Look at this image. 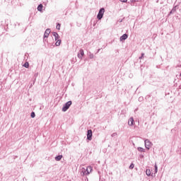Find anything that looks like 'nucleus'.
Listing matches in <instances>:
<instances>
[{
  "instance_id": "9",
  "label": "nucleus",
  "mask_w": 181,
  "mask_h": 181,
  "mask_svg": "<svg viewBox=\"0 0 181 181\" xmlns=\"http://www.w3.org/2000/svg\"><path fill=\"white\" fill-rule=\"evenodd\" d=\"M127 39H128V35L127 34H123L120 37V42H122L123 40H127Z\"/></svg>"
},
{
  "instance_id": "20",
  "label": "nucleus",
  "mask_w": 181,
  "mask_h": 181,
  "mask_svg": "<svg viewBox=\"0 0 181 181\" xmlns=\"http://www.w3.org/2000/svg\"><path fill=\"white\" fill-rule=\"evenodd\" d=\"M134 168H135V165L133 163H132V164L129 167V169H134Z\"/></svg>"
},
{
  "instance_id": "25",
  "label": "nucleus",
  "mask_w": 181,
  "mask_h": 181,
  "mask_svg": "<svg viewBox=\"0 0 181 181\" xmlns=\"http://www.w3.org/2000/svg\"><path fill=\"white\" fill-rule=\"evenodd\" d=\"M144 56H145V54H144V53H141V56L139 57V59L141 60V59H142V58H143Z\"/></svg>"
},
{
  "instance_id": "29",
  "label": "nucleus",
  "mask_w": 181,
  "mask_h": 181,
  "mask_svg": "<svg viewBox=\"0 0 181 181\" xmlns=\"http://www.w3.org/2000/svg\"><path fill=\"white\" fill-rule=\"evenodd\" d=\"M100 50H101V49H98V51L96 52L95 54H97V53H99Z\"/></svg>"
},
{
  "instance_id": "13",
  "label": "nucleus",
  "mask_w": 181,
  "mask_h": 181,
  "mask_svg": "<svg viewBox=\"0 0 181 181\" xmlns=\"http://www.w3.org/2000/svg\"><path fill=\"white\" fill-rule=\"evenodd\" d=\"M174 5L175 6H173V10L174 11V12H176V9H179V6L176 4V3H175Z\"/></svg>"
},
{
  "instance_id": "22",
  "label": "nucleus",
  "mask_w": 181,
  "mask_h": 181,
  "mask_svg": "<svg viewBox=\"0 0 181 181\" xmlns=\"http://www.w3.org/2000/svg\"><path fill=\"white\" fill-rule=\"evenodd\" d=\"M175 10H173V8H172V10L168 13V16H170V15H172V13H175Z\"/></svg>"
},
{
  "instance_id": "11",
  "label": "nucleus",
  "mask_w": 181,
  "mask_h": 181,
  "mask_svg": "<svg viewBox=\"0 0 181 181\" xmlns=\"http://www.w3.org/2000/svg\"><path fill=\"white\" fill-rule=\"evenodd\" d=\"M37 9L39 12H42L43 11V4H39Z\"/></svg>"
},
{
  "instance_id": "31",
  "label": "nucleus",
  "mask_w": 181,
  "mask_h": 181,
  "mask_svg": "<svg viewBox=\"0 0 181 181\" xmlns=\"http://www.w3.org/2000/svg\"><path fill=\"white\" fill-rule=\"evenodd\" d=\"M122 2H124V3H127V1H122Z\"/></svg>"
},
{
  "instance_id": "7",
  "label": "nucleus",
  "mask_w": 181,
  "mask_h": 181,
  "mask_svg": "<svg viewBox=\"0 0 181 181\" xmlns=\"http://www.w3.org/2000/svg\"><path fill=\"white\" fill-rule=\"evenodd\" d=\"M49 35H50V28H47L45 30L43 37H49Z\"/></svg>"
},
{
  "instance_id": "15",
  "label": "nucleus",
  "mask_w": 181,
  "mask_h": 181,
  "mask_svg": "<svg viewBox=\"0 0 181 181\" xmlns=\"http://www.w3.org/2000/svg\"><path fill=\"white\" fill-rule=\"evenodd\" d=\"M88 56L89 57L90 59H94V54L90 52L88 53Z\"/></svg>"
},
{
  "instance_id": "26",
  "label": "nucleus",
  "mask_w": 181,
  "mask_h": 181,
  "mask_svg": "<svg viewBox=\"0 0 181 181\" xmlns=\"http://www.w3.org/2000/svg\"><path fill=\"white\" fill-rule=\"evenodd\" d=\"M139 101H144V98L143 97H139Z\"/></svg>"
},
{
  "instance_id": "6",
  "label": "nucleus",
  "mask_w": 181,
  "mask_h": 181,
  "mask_svg": "<svg viewBox=\"0 0 181 181\" xmlns=\"http://www.w3.org/2000/svg\"><path fill=\"white\" fill-rule=\"evenodd\" d=\"M83 56H84V49H80L79 52L78 53V57L82 60Z\"/></svg>"
},
{
  "instance_id": "24",
  "label": "nucleus",
  "mask_w": 181,
  "mask_h": 181,
  "mask_svg": "<svg viewBox=\"0 0 181 181\" xmlns=\"http://www.w3.org/2000/svg\"><path fill=\"white\" fill-rule=\"evenodd\" d=\"M135 1H129L128 4H130L131 5H135Z\"/></svg>"
},
{
  "instance_id": "14",
  "label": "nucleus",
  "mask_w": 181,
  "mask_h": 181,
  "mask_svg": "<svg viewBox=\"0 0 181 181\" xmlns=\"http://www.w3.org/2000/svg\"><path fill=\"white\" fill-rule=\"evenodd\" d=\"M62 45V40H57L55 42V46H60Z\"/></svg>"
},
{
  "instance_id": "8",
  "label": "nucleus",
  "mask_w": 181,
  "mask_h": 181,
  "mask_svg": "<svg viewBox=\"0 0 181 181\" xmlns=\"http://www.w3.org/2000/svg\"><path fill=\"white\" fill-rule=\"evenodd\" d=\"M52 35L54 37V40H59V39H60V36L59 35V34L56 32H52Z\"/></svg>"
},
{
  "instance_id": "4",
  "label": "nucleus",
  "mask_w": 181,
  "mask_h": 181,
  "mask_svg": "<svg viewBox=\"0 0 181 181\" xmlns=\"http://www.w3.org/2000/svg\"><path fill=\"white\" fill-rule=\"evenodd\" d=\"M47 37H43V42L44 43L47 42V45L49 46V47H52V46H53V45H54V42L53 40V37L51 38V40H52V42H49V41H47V39H46Z\"/></svg>"
},
{
  "instance_id": "10",
  "label": "nucleus",
  "mask_w": 181,
  "mask_h": 181,
  "mask_svg": "<svg viewBox=\"0 0 181 181\" xmlns=\"http://www.w3.org/2000/svg\"><path fill=\"white\" fill-rule=\"evenodd\" d=\"M134 117H130L129 119V121H128V124L130 126V127H132V125H134Z\"/></svg>"
},
{
  "instance_id": "19",
  "label": "nucleus",
  "mask_w": 181,
  "mask_h": 181,
  "mask_svg": "<svg viewBox=\"0 0 181 181\" xmlns=\"http://www.w3.org/2000/svg\"><path fill=\"white\" fill-rule=\"evenodd\" d=\"M30 117H31V118H35V117H36V114L35 113V112H31Z\"/></svg>"
},
{
  "instance_id": "17",
  "label": "nucleus",
  "mask_w": 181,
  "mask_h": 181,
  "mask_svg": "<svg viewBox=\"0 0 181 181\" xmlns=\"http://www.w3.org/2000/svg\"><path fill=\"white\" fill-rule=\"evenodd\" d=\"M23 67H25V69H29V62H25V64H23Z\"/></svg>"
},
{
  "instance_id": "23",
  "label": "nucleus",
  "mask_w": 181,
  "mask_h": 181,
  "mask_svg": "<svg viewBox=\"0 0 181 181\" xmlns=\"http://www.w3.org/2000/svg\"><path fill=\"white\" fill-rule=\"evenodd\" d=\"M60 26H61L60 23H57V29L58 30H60Z\"/></svg>"
},
{
  "instance_id": "12",
  "label": "nucleus",
  "mask_w": 181,
  "mask_h": 181,
  "mask_svg": "<svg viewBox=\"0 0 181 181\" xmlns=\"http://www.w3.org/2000/svg\"><path fill=\"white\" fill-rule=\"evenodd\" d=\"M62 158H63V156H62V155L57 156L55 157V160H57V161L62 160Z\"/></svg>"
},
{
  "instance_id": "16",
  "label": "nucleus",
  "mask_w": 181,
  "mask_h": 181,
  "mask_svg": "<svg viewBox=\"0 0 181 181\" xmlns=\"http://www.w3.org/2000/svg\"><path fill=\"white\" fill-rule=\"evenodd\" d=\"M137 150L139 151V152H145V148L142 147H138Z\"/></svg>"
},
{
  "instance_id": "32",
  "label": "nucleus",
  "mask_w": 181,
  "mask_h": 181,
  "mask_svg": "<svg viewBox=\"0 0 181 181\" xmlns=\"http://www.w3.org/2000/svg\"><path fill=\"white\" fill-rule=\"evenodd\" d=\"M88 172V175L90 173V172L87 171Z\"/></svg>"
},
{
  "instance_id": "18",
  "label": "nucleus",
  "mask_w": 181,
  "mask_h": 181,
  "mask_svg": "<svg viewBox=\"0 0 181 181\" xmlns=\"http://www.w3.org/2000/svg\"><path fill=\"white\" fill-rule=\"evenodd\" d=\"M146 174L147 176H151V170L147 169L146 170Z\"/></svg>"
},
{
  "instance_id": "5",
  "label": "nucleus",
  "mask_w": 181,
  "mask_h": 181,
  "mask_svg": "<svg viewBox=\"0 0 181 181\" xmlns=\"http://www.w3.org/2000/svg\"><path fill=\"white\" fill-rule=\"evenodd\" d=\"M87 139H88V141H91V139H93V130H91V129L88 130Z\"/></svg>"
},
{
  "instance_id": "30",
  "label": "nucleus",
  "mask_w": 181,
  "mask_h": 181,
  "mask_svg": "<svg viewBox=\"0 0 181 181\" xmlns=\"http://www.w3.org/2000/svg\"><path fill=\"white\" fill-rule=\"evenodd\" d=\"M16 158H18V156H13V159L14 160L16 159Z\"/></svg>"
},
{
  "instance_id": "3",
  "label": "nucleus",
  "mask_w": 181,
  "mask_h": 181,
  "mask_svg": "<svg viewBox=\"0 0 181 181\" xmlns=\"http://www.w3.org/2000/svg\"><path fill=\"white\" fill-rule=\"evenodd\" d=\"M144 145H145V148L146 149H148V151H149V149H151V148L152 147V142H151V141H149V139H146L144 141Z\"/></svg>"
},
{
  "instance_id": "28",
  "label": "nucleus",
  "mask_w": 181,
  "mask_h": 181,
  "mask_svg": "<svg viewBox=\"0 0 181 181\" xmlns=\"http://www.w3.org/2000/svg\"><path fill=\"white\" fill-rule=\"evenodd\" d=\"M139 158H141V159H144V154H139Z\"/></svg>"
},
{
  "instance_id": "2",
  "label": "nucleus",
  "mask_w": 181,
  "mask_h": 181,
  "mask_svg": "<svg viewBox=\"0 0 181 181\" xmlns=\"http://www.w3.org/2000/svg\"><path fill=\"white\" fill-rule=\"evenodd\" d=\"M105 12V8H101L99 10V12L97 15V18L98 19V21H101V19H103V16H104Z\"/></svg>"
},
{
  "instance_id": "21",
  "label": "nucleus",
  "mask_w": 181,
  "mask_h": 181,
  "mask_svg": "<svg viewBox=\"0 0 181 181\" xmlns=\"http://www.w3.org/2000/svg\"><path fill=\"white\" fill-rule=\"evenodd\" d=\"M154 169H155V173H158V165L156 164L154 165Z\"/></svg>"
},
{
  "instance_id": "1",
  "label": "nucleus",
  "mask_w": 181,
  "mask_h": 181,
  "mask_svg": "<svg viewBox=\"0 0 181 181\" xmlns=\"http://www.w3.org/2000/svg\"><path fill=\"white\" fill-rule=\"evenodd\" d=\"M71 104H73V102H71V100L66 102L62 107V112H66V111H67V110L70 108V107L71 106Z\"/></svg>"
},
{
  "instance_id": "27",
  "label": "nucleus",
  "mask_w": 181,
  "mask_h": 181,
  "mask_svg": "<svg viewBox=\"0 0 181 181\" xmlns=\"http://www.w3.org/2000/svg\"><path fill=\"white\" fill-rule=\"evenodd\" d=\"M112 137L117 136V133H113L111 135Z\"/></svg>"
}]
</instances>
